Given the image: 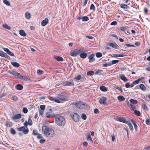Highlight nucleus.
I'll return each instance as SVG.
<instances>
[{"label": "nucleus", "instance_id": "obj_1", "mask_svg": "<svg viewBox=\"0 0 150 150\" xmlns=\"http://www.w3.org/2000/svg\"><path fill=\"white\" fill-rule=\"evenodd\" d=\"M67 97L63 94L59 95L57 98H54L52 97L49 98V99L52 101L57 103H63L64 101L67 100Z\"/></svg>", "mask_w": 150, "mask_h": 150}, {"label": "nucleus", "instance_id": "obj_2", "mask_svg": "<svg viewBox=\"0 0 150 150\" xmlns=\"http://www.w3.org/2000/svg\"><path fill=\"white\" fill-rule=\"evenodd\" d=\"M42 131L44 134L47 137H52L54 135V131L51 128L46 126H43L42 128Z\"/></svg>", "mask_w": 150, "mask_h": 150}, {"label": "nucleus", "instance_id": "obj_3", "mask_svg": "<svg viewBox=\"0 0 150 150\" xmlns=\"http://www.w3.org/2000/svg\"><path fill=\"white\" fill-rule=\"evenodd\" d=\"M55 122L58 126L63 127L66 124V122L64 118L62 116H57L55 118Z\"/></svg>", "mask_w": 150, "mask_h": 150}, {"label": "nucleus", "instance_id": "obj_4", "mask_svg": "<svg viewBox=\"0 0 150 150\" xmlns=\"http://www.w3.org/2000/svg\"><path fill=\"white\" fill-rule=\"evenodd\" d=\"M75 105L77 108L80 109H86L88 110L90 108V107L89 105L83 102L77 103Z\"/></svg>", "mask_w": 150, "mask_h": 150}, {"label": "nucleus", "instance_id": "obj_5", "mask_svg": "<svg viewBox=\"0 0 150 150\" xmlns=\"http://www.w3.org/2000/svg\"><path fill=\"white\" fill-rule=\"evenodd\" d=\"M83 52L82 49H76L71 51L70 55L72 56L75 57L80 54V53Z\"/></svg>", "mask_w": 150, "mask_h": 150}, {"label": "nucleus", "instance_id": "obj_6", "mask_svg": "<svg viewBox=\"0 0 150 150\" xmlns=\"http://www.w3.org/2000/svg\"><path fill=\"white\" fill-rule=\"evenodd\" d=\"M74 79L75 81L79 82V81H83L86 80V79L83 77H82L81 76L78 75L74 78Z\"/></svg>", "mask_w": 150, "mask_h": 150}, {"label": "nucleus", "instance_id": "obj_7", "mask_svg": "<svg viewBox=\"0 0 150 150\" xmlns=\"http://www.w3.org/2000/svg\"><path fill=\"white\" fill-rule=\"evenodd\" d=\"M18 131L23 132L24 134H27L29 132L28 128L27 127H22L18 129Z\"/></svg>", "mask_w": 150, "mask_h": 150}, {"label": "nucleus", "instance_id": "obj_8", "mask_svg": "<svg viewBox=\"0 0 150 150\" xmlns=\"http://www.w3.org/2000/svg\"><path fill=\"white\" fill-rule=\"evenodd\" d=\"M71 116L72 117V119L75 122H77L79 121L80 117L78 114L77 113H75L72 115H71Z\"/></svg>", "mask_w": 150, "mask_h": 150}, {"label": "nucleus", "instance_id": "obj_9", "mask_svg": "<svg viewBox=\"0 0 150 150\" xmlns=\"http://www.w3.org/2000/svg\"><path fill=\"white\" fill-rule=\"evenodd\" d=\"M107 98L105 97H103L100 98L99 100L100 103L101 104H103L104 105H107V104L106 103Z\"/></svg>", "mask_w": 150, "mask_h": 150}, {"label": "nucleus", "instance_id": "obj_10", "mask_svg": "<svg viewBox=\"0 0 150 150\" xmlns=\"http://www.w3.org/2000/svg\"><path fill=\"white\" fill-rule=\"evenodd\" d=\"M117 120L124 123H128L127 120H126V119L124 117H118L117 119Z\"/></svg>", "mask_w": 150, "mask_h": 150}, {"label": "nucleus", "instance_id": "obj_11", "mask_svg": "<svg viewBox=\"0 0 150 150\" xmlns=\"http://www.w3.org/2000/svg\"><path fill=\"white\" fill-rule=\"evenodd\" d=\"M20 78H21L24 81H31V80L29 78H28L27 76H24L22 74H21L19 76Z\"/></svg>", "mask_w": 150, "mask_h": 150}, {"label": "nucleus", "instance_id": "obj_12", "mask_svg": "<svg viewBox=\"0 0 150 150\" xmlns=\"http://www.w3.org/2000/svg\"><path fill=\"white\" fill-rule=\"evenodd\" d=\"M108 45L114 48L117 49L119 47L116 43L112 42H109L108 44Z\"/></svg>", "mask_w": 150, "mask_h": 150}, {"label": "nucleus", "instance_id": "obj_13", "mask_svg": "<svg viewBox=\"0 0 150 150\" xmlns=\"http://www.w3.org/2000/svg\"><path fill=\"white\" fill-rule=\"evenodd\" d=\"M10 73L15 76H18V78H19V76L21 74L20 73H18L17 71L13 70L10 71Z\"/></svg>", "mask_w": 150, "mask_h": 150}, {"label": "nucleus", "instance_id": "obj_14", "mask_svg": "<svg viewBox=\"0 0 150 150\" xmlns=\"http://www.w3.org/2000/svg\"><path fill=\"white\" fill-rule=\"evenodd\" d=\"M94 55L93 54H91L88 57V58L89 59V62H92L95 61V59L94 57Z\"/></svg>", "mask_w": 150, "mask_h": 150}, {"label": "nucleus", "instance_id": "obj_15", "mask_svg": "<svg viewBox=\"0 0 150 150\" xmlns=\"http://www.w3.org/2000/svg\"><path fill=\"white\" fill-rule=\"evenodd\" d=\"M64 86H74V83L73 82L66 81L64 83Z\"/></svg>", "mask_w": 150, "mask_h": 150}, {"label": "nucleus", "instance_id": "obj_16", "mask_svg": "<svg viewBox=\"0 0 150 150\" xmlns=\"http://www.w3.org/2000/svg\"><path fill=\"white\" fill-rule=\"evenodd\" d=\"M21 117V115L20 114H17L13 116L11 118L13 120H16L20 118Z\"/></svg>", "mask_w": 150, "mask_h": 150}, {"label": "nucleus", "instance_id": "obj_17", "mask_svg": "<svg viewBox=\"0 0 150 150\" xmlns=\"http://www.w3.org/2000/svg\"><path fill=\"white\" fill-rule=\"evenodd\" d=\"M0 56L3 57H5L7 58H8L9 57L8 55L6 54L4 52L0 50Z\"/></svg>", "mask_w": 150, "mask_h": 150}, {"label": "nucleus", "instance_id": "obj_18", "mask_svg": "<svg viewBox=\"0 0 150 150\" xmlns=\"http://www.w3.org/2000/svg\"><path fill=\"white\" fill-rule=\"evenodd\" d=\"M49 21L48 19L46 18L45 20H43L41 23V25L42 26H45L48 23Z\"/></svg>", "mask_w": 150, "mask_h": 150}, {"label": "nucleus", "instance_id": "obj_19", "mask_svg": "<svg viewBox=\"0 0 150 150\" xmlns=\"http://www.w3.org/2000/svg\"><path fill=\"white\" fill-rule=\"evenodd\" d=\"M80 57L82 59L85 58L87 56V54L85 52H83L80 53Z\"/></svg>", "mask_w": 150, "mask_h": 150}, {"label": "nucleus", "instance_id": "obj_20", "mask_svg": "<svg viewBox=\"0 0 150 150\" xmlns=\"http://www.w3.org/2000/svg\"><path fill=\"white\" fill-rule=\"evenodd\" d=\"M130 122V121L128 120V123H126V124L128 125L129 129H130L131 131H132L133 130V126Z\"/></svg>", "mask_w": 150, "mask_h": 150}, {"label": "nucleus", "instance_id": "obj_21", "mask_svg": "<svg viewBox=\"0 0 150 150\" xmlns=\"http://www.w3.org/2000/svg\"><path fill=\"white\" fill-rule=\"evenodd\" d=\"M46 116L47 117L50 118L54 117V115L51 114V113L50 112H47L46 114Z\"/></svg>", "mask_w": 150, "mask_h": 150}, {"label": "nucleus", "instance_id": "obj_22", "mask_svg": "<svg viewBox=\"0 0 150 150\" xmlns=\"http://www.w3.org/2000/svg\"><path fill=\"white\" fill-rule=\"evenodd\" d=\"M23 88L22 85L21 84H18L16 85V88L18 90H21Z\"/></svg>", "mask_w": 150, "mask_h": 150}, {"label": "nucleus", "instance_id": "obj_23", "mask_svg": "<svg viewBox=\"0 0 150 150\" xmlns=\"http://www.w3.org/2000/svg\"><path fill=\"white\" fill-rule=\"evenodd\" d=\"M120 78L124 82H126L128 80L125 76L123 74H121L120 75Z\"/></svg>", "mask_w": 150, "mask_h": 150}, {"label": "nucleus", "instance_id": "obj_24", "mask_svg": "<svg viewBox=\"0 0 150 150\" xmlns=\"http://www.w3.org/2000/svg\"><path fill=\"white\" fill-rule=\"evenodd\" d=\"M19 34L23 36H25L26 35V34L24 31L23 30H20L19 31Z\"/></svg>", "mask_w": 150, "mask_h": 150}, {"label": "nucleus", "instance_id": "obj_25", "mask_svg": "<svg viewBox=\"0 0 150 150\" xmlns=\"http://www.w3.org/2000/svg\"><path fill=\"white\" fill-rule=\"evenodd\" d=\"M118 99L120 101H123L125 100V99L124 97L122 96H119L117 97Z\"/></svg>", "mask_w": 150, "mask_h": 150}, {"label": "nucleus", "instance_id": "obj_26", "mask_svg": "<svg viewBox=\"0 0 150 150\" xmlns=\"http://www.w3.org/2000/svg\"><path fill=\"white\" fill-rule=\"evenodd\" d=\"M128 28L127 26H122L120 28V30L122 31H123L124 33H125L126 34L127 33L126 32V30Z\"/></svg>", "mask_w": 150, "mask_h": 150}, {"label": "nucleus", "instance_id": "obj_27", "mask_svg": "<svg viewBox=\"0 0 150 150\" xmlns=\"http://www.w3.org/2000/svg\"><path fill=\"white\" fill-rule=\"evenodd\" d=\"M127 55L124 54H113L112 55L113 57H123L126 56Z\"/></svg>", "mask_w": 150, "mask_h": 150}, {"label": "nucleus", "instance_id": "obj_28", "mask_svg": "<svg viewBox=\"0 0 150 150\" xmlns=\"http://www.w3.org/2000/svg\"><path fill=\"white\" fill-rule=\"evenodd\" d=\"M54 58L59 61H63V59L62 57L59 56H56L54 57Z\"/></svg>", "mask_w": 150, "mask_h": 150}, {"label": "nucleus", "instance_id": "obj_29", "mask_svg": "<svg viewBox=\"0 0 150 150\" xmlns=\"http://www.w3.org/2000/svg\"><path fill=\"white\" fill-rule=\"evenodd\" d=\"M11 63L13 66L16 67H19L20 66V64L17 62H11Z\"/></svg>", "mask_w": 150, "mask_h": 150}, {"label": "nucleus", "instance_id": "obj_30", "mask_svg": "<svg viewBox=\"0 0 150 150\" xmlns=\"http://www.w3.org/2000/svg\"><path fill=\"white\" fill-rule=\"evenodd\" d=\"M131 122L132 123V124H133L135 129L137 131V125L135 123V122H134V121L133 120L131 119L130 120Z\"/></svg>", "mask_w": 150, "mask_h": 150}, {"label": "nucleus", "instance_id": "obj_31", "mask_svg": "<svg viewBox=\"0 0 150 150\" xmlns=\"http://www.w3.org/2000/svg\"><path fill=\"white\" fill-rule=\"evenodd\" d=\"M120 7L124 9H127L129 8V6L125 4H122L121 5Z\"/></svg>", "mask_w": 150, "mask_h": 150}, {"label": "nucleus", "instance_id": "obj_32", "mask_svg": "<svg viewBox=\"0 0 150 150\" xmlns=\"http://www.w3.org/2000/svg\"><path fill=\"white\" fill-rule=\"evenodd\" d=\"M12 125V124L11 122L8 121H6L5 125L6 126L11 127Z\"/></svg>", "mask_w": 150, "mask_h": 150}, {"label": "nucleus", "instance_id": "obj_33", "mask_svg": "<svg viewBox=\"0 0 150 150\" xmlns=\"http://www.w3.org/2000/svg\"><path fill=\"white\" fill-rule=\"evenodd\" d=\"M31 14L29 13H25V16L26 18L29 19L30 18Z\"/></svg>", "mask_w": 150, "mask_h": 150}, {"label": "nucleus", "instance_id": "obj_34", "mask_svg": "<svg viewBox=\"0 0 150 150\" xmlns=\"http://www.w3.org/2000/svg\"><path fill=\"white\" fill-rule=\"evenodd\" d=\"M139 87L142 91H144L146 90V87L142 84H141L139 85Z\"/></svg>", "mask_w": 150, "mask_h": 150}, {"label": "nucleus", "instance_id": "obj_35", "mask_svg": "<svg viewBox=\"0 0 150 150\" xmlns=\"http://www.w3.org/2000/svg\"><path fill=\"white\" fill-rule=\"evenodd\" d=\"M100 90L102 91H107V88L104 86H101L100 87Z\"/></svg>", "mask_w": 150, "mask_h": 150}, {"label": "nucleus", "instance_id": "obj_36", "mask_svg": "<svg viewBox=\"0 0 150 150\" xmlns=\"http://www.w3.org/2000/svg\"><path fill=\"white\" fill-rule=\"evenodd\" d=\"M87 140L89 142H93V140H92L90 134H89L87 136Z\"/></svg>", "mask_w": 150, "mask_h": 150}, {"label": "nucleus", "instance_id": "obj_37", "mask_svg": "<svg viewBox=\"0 0 150 150\" xmlns=\"http://www.w3.org/2000/svg\"><path fill=\"white\" fill-rule=\"evenodd\" d=\"M119 61L118 60H113L111 61V62H110L111 65L117 63Z\"/></svg>", "mask_w": 150, "mask_h": 150}, {"label": "nucleus", "instance_id": "obj_38", "mask_svg": "<svg viewBox=\"0 0 150 150\" xmlns=\"http://www.w3.org/2000/svg\"><path fill=\"white\" fill-rule=\"evenodd\" d=\"M3 26L4 28L9 30H10L11 29V27L10 26H9L7 24H4L3 25Z\"/></svg>", "mask_w": 150, "mask_h": 150}, {"label": "nucleus", "instance_id": "obj_39", "mask_svg": "<svg viewBox=\"0 0 150 150\" xmlns=\"http://www.w3.org/2000/svg\"><path fill=\"white\" fill-rule=\"evenodd\" d=\"M82 20L83 21H87L89 20V18L86 16H84L82 17Z\"/></svg>", "mask_w": 150, "mask_h": 150}, {"label": "nucleus", "instance_id": "obj_40", "mask_svg": "<svg viewBox=\"0 0 150 150\" xmlns=\"http://www.w3.org/2000/svg\"><path fill=\"white\" fill-rule=\"evenodd\" d=\"M38 74L39 75H41L43 73V71L40 69H38L37 71Z\"/></svg>", "mask_w": 150, "mask_h": 150}, {"label": "nucleus", "instance_id": "obj_41", "mask_svg": "<svg viewBox=\"0 0 150 150\" xmlns=\"http://www.w3.org/2000/svg\"><path fill=\"white\" fill-rule=\"evenodd\" d=\"M3 3L4 4L7 6H10V3L7 0H3Z\"/></svg>", "mask_w": 150, "mask_h": 150}, {"label": "nucleus", "instance_id": "obj_42", "mask_svg": "<svg viewBox=\"0 0 150 150\" xmlns=\"http://www.w3.org/2000/svg\"><path fill=\"white\" fill-rule=\"evenodd\" d=\"M129 107L131 109H132L134 111V110H136L135 109L136 108L135 106H134L132 104H130L129 105Z\"/></svg>", "mask_w": 150, "mask_h": 150}, {"label": "nucleus", "instance_id": "obj_43", "mask_svg": "<svg viewBox=\"0 0 150 150\" xmlns=\"http://www.w3.org/2000/svg\"><path fill=\"white\" fill-rule=\"evenodd\" d=\"M130 102L133 104H136L137 103V100H134L133 99H131L130 100Z\"/></svg>", "mask_w": 150, "mask_h": 150}, {"label": "nucleus", "instance_id": "obj_44", "mask_svg": "<svg viewBox=\"0 0 150 150\" xmlns=\"http://www.w3.org/2000/svg\"><path fill=\"white\" fill-rule=\"evenodd\" d=\"M94 74V72L93 71H90L87 72V75L88 76L93 75Z\"/></svg>", "mask_w": 150, "mask_h": 150}, {"label": "nucleus", "instance_id": "obj_45", "mask_svg": "<svg viewBox=\"0 0 150 150\" xmlns=\"http://www.w3.org/2000/svg\"><path fill=\"white\" fill-rule=\"evenodd\" d=\"M135 114L137 116H140V112L139 111L137 110H134V111Z\"/></svg>", "mask_w": 150, "mask_h": 150}, {"label": "nucleus", "instance_id": "obj_46", "mask_svg": "<svg viewBox=\"0 0 150 150\" xmlns=\"http://www.w3.org/2000/svg\"><path fill=\"white\" fill-rule=\"evenodd\" d=\"M102 56L101 53L100 52H97L96 54V56L97 57L99 58L101 57Z\"/></svg>", "mask_w": 150, "mask_h": 150}, {"label": "nucleus", "instance_id": "obj_47", "mask_svg": "<svg viewBox=\"0 0 150 150\" xmlns=\"http://www.w3.org/2000/svg\"><path fill=\"white\" fill-rule=\"evenodd\" d=\"M90 10H93L94 11H95V6L93 4H92L90 7Z\"/></svg>", "mask_w": 150, "mask_h": 150}, {"label": "nucleus", "instance_id": "obj_48", "mask_svg": "<svg viewBox=\"0 0 150 150\" xmlns=\"http://www.w3.org/2000/svg\"><path fill=\"white\" fill-rule=\"evenodd\" d=\"M124 47H135V46L134 45H131L129 44H125L124 45Z\"/></svg>", "mask_w": 150, "mask_h": 150}, {"label": "nucleus", "instance_id": "obj_49", "mask_svg": "<svg viewBox=\"0 0 150 150\" xmlns=\"http://www.w3.org/2000/svg\"><path fill=\"white\" fill-rule=\"evenodd\" d=\"M111 66V65H110V62L105 63L103 64V66L104 67H106L109 66Z\"/></svg>", "mask_w": 150, "mask_h": 150}, {"label": "nucleus", "instance_id": "obj_50", "mask_svg": "<svg viewBox=\"0 0 150 150\" xmlns=\"http://www.w3.org/2000/svg\"><path fill=\"white\" fill-rule=\"evenodd\" d=\"M28 123L29 125H32L33 122L32 120L30 119L29 118Z\"/></svg>", "mask_w": 150, "mask_h": 150}, {"label": "nucleus", "instance_id": "obj_51", "mask_svg": "<svg viewBox=\"0 0 150 150\" xmlns=\"http://www.w3.org/2000/svg\"><path fill=\"white\" fill-rule=\"evenodd\" d=\"M33 134L35 135H37L38 134H39L38 133V131L36 130H33Z\"/></svg>", "mask_w": 150, "mask_h": 150}, {"label": "nucleus", "instance_id": "obj_52", "mask_svg": "<svg viewBox=\"0 0 150 150\" xmlns=\"http://www.w3.org/2000/svg\"><path fill=\"white\" fill-rule=\"evenodd\" d=\"M81 117L84 120H85L86 119V115L85 114H82Z\"/></svg>", "mask_w": 150, "mask_h": 150}, {"label": "nucleus", "instance_id": "obj_53", "mask_svg": "<svg viewBox=\"0 0 150 150\" xmlns=\"http://www.w3.org/2000/svg\"><path fill=\"white\" fill-rule=\"evenodd\" d=\"M146 124L148 125H150V119H147L146 121Z\"/></svg>", "mask_w": 150, "mask_h": 150}, {"label": "nucleus", "instance_id": "obj_54", "mask_svg": "<svg viewBox=\"0 0 150 150\" xmlns=\"http://www.w3.org/2000/svg\"><path fill=\"white\" fill-rule=\"evenodd\" d=\"M12 99L14 101H16L17 100L18 98L16 96H13L12 97Z\"/></svg>", "mask_w": 150, "mask_h": 150}, {"label": "nucleus", "instance_id": "obj_55", "mask_svg": "<svg viewBox=\"0 0 150 150\" xmlns=\"http://www.w3.org/2000/svg\"><path fill=\"white\" fill-rule=\"evenodd\" d=\"M23 111L24 113H26L28 112V110L26 108H24L23 109Z\"/></svg>", "mask_w": 150, "mask_h": 150}, {"label": "nucleus", "instance_id": "obj_56", "mask_svg": "<svg viewBox=\"0 0 150 150\" xmlns=\"http://www.w3.org/2000/svg\"><path fill=\"white\" fill-rule=\"evenodd\" d=\"M116 88L118 89L119 91L122 92L123 91L122 88L121 87H119L118 86H116L115 87Z\"/></svg>", "mask_w": 150, "mask_h": 150}, {"label": "nucleus", "instance_id": "obj_57", "mask_svg": "<svg viewBox=\"0 0 150 150\" xmlns=\"http://www.w3.org/2000/svg\"><path fill=\"white\" fill-rule=\"evenodd\" d=\"M117 24V22L116 21H114L111 22L110 23L111 25H115Z\"/></svg>", "mask_w": 150, "mask_h": 150}, {"label": "nucleus", "instance_id": "obj_58", "mask_svg": "<svg viewBox=\"0 0 150 150\" xmlns=\"http://www.w3.org/2000/svg\"><path fill=\"white\" fill-rule=\"evenodd\" d=\"M11 133L13 134H15L16 133V132L15 130L13 128H11Z\"/></svg>", "mask_w": 150, "mask_h": 150}, {"label": "nucleus", "instance_id": "obj_59", "mask_svg": "<svg viewBox=\"0 0 150 150\" xmlns=\"http://www.w3.org/2000/svg\"><path fill=\"white\" fill-rule=\"evenodd\" d=\"M3 50L7 54H8V53L10 51L7 48H3Z\"/></svg>", "mask_w": 150, "mask_h": 150}, {"label": "nucleus", "instance_id": "obj_60", "mask_svg": "<svg viewBox=\"0 0 150 150\" xmlns=\"http://www.w3.org/2000/svg\"><path fill=\"white\" fill-rule=\"evenodd\" d=\"M45 106L43 105H41L40 106V108L42 110H43L45 109Z\"/></svg>", "mask_w": 150, "mask_h": 150}, {"label": "nucleus", "instance_id": "obj_61", "mask_svg": "<svg viewBox=\"0 0 150 150\" xmlns=\"http://www.w3.org/2000/svg\"><path fill=\"white\" fill-rule=\"evenodd\" d=\"M139 79H137V80H136V81H134L133 82V83L134 85H136L139 82Z\"/></svg>", "mask_w": 150, "mask_h": 150}, {"label": "nucleus", "instance_id": "obj_62", "mask_svg": "<svg viewBox=\"0 0 150 150\" xmlns=\"http://www.w3.org/2000/svg\"><path fill=\"white\" fill-rule=\"evenodd\" d=\"M102 71H103L102 70H98L95 72V74L96 75L98 74L99 73H100L102 72Z\"/></svg>", "mask_w": 150, "mask_h": 150}, {"label": "nucleus", "instance_id": "obj_63", "mask_svg": "<svg viewBox=\"0 0 150 150\" xmlns=\"http://www.w3.org/2000/svg\"><path fill=\"white\" fill-rule=\"evenodd\" d=\"M8 54L11 56L14 57V54L11 51L9 52Z\"/></svg>", "mask_w": 150, "mask_h": 150}, {"label": "nucleus", "instance_id": "obj_64", "mask_svg": "<svg viewBox=\"0 0 150 150\" xmlns=\"http://www.w3.org/2000/svg\"><path fill=\"white\" fill-rule=\"evenodd\" d=\"M115 139V136L114 134H112V141L114 142Z\"/></svg>", "mask_w": 150, "mask_h": 150}]
</instances>
